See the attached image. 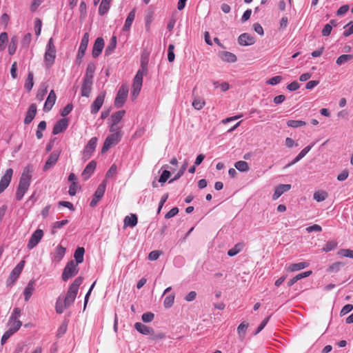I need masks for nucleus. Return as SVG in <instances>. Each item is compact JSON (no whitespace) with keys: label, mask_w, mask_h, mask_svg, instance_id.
Instances as JSON below:
<instances>
[{"label":"nucleus","mask_w":353,"mask_h":353,"mask_svg":"<svg viewBox=\"0 0 353 353\" xmlns=\"http://www.w3.org/2000/svg\"><path fill=\"white\" fill-rule=\"evenodd\" d=\"M30 179L31 174H30L29 170L25 169L20 178L16 193V199L17 201L21 200L25 193L28 190L30 184Z\"/></svg>","instance_id":"obj_1"},{"label":"nucleus","mask_w":353,"mask_h":353,"mask_svg":"<svg viewBox=\"0 0 353 353\" xmlns=\"http://www.w3.org/2000/svg\"><path fill=\"white\" fill-rule=\"evenodd\" d=\"M83 280V279L81 276H79L76 278L73 283L70 285L66 295L63 299L65 305H66V306H70L74 301L79 290V288L81 285Z\"/></svg>","instance_id":"obj_2"},{"label":"nucleus","mask_w":353,"mask_h":353,"mask_svg":"<svg viewBox=\"0 0 353 353\" xmlns=\"http://www.w3.org/2000/svg\"><path fill=\"white\" fill-rule=\"evenodd\" d=\"M56 58V48L52 38H50L46 45L44 54V64L46 68H50Z\"/></svg>","instance_id":"obj_3"},{"label":"nucleus","mask_w":353,"mask_h":353,"mask_svg":"<svg viewBox=\"0 0 353 353\" xmlns=\"http://www.w3.org/2000/svg\"><path fill=\"white\" fill-rule=\"evenodd\" d=\"M111 134L105 139L103 148L101 149V153H105L112 145H117L120 141L123 136L121 130H116L114 132H110Z\"/></svg>","instance_id":"obj_4"},{"label":"nucleus","mask_w":353,"mask_h":353,"mask_svg":"<svg viewBox=\"0 0 353 353\" xmlns=\"http://www.w3.org/2000/svg\"><path fill=\"white\" fill-rule=\"evenodd\" d=\"M79 272L78 265L74 263V261L71 260L69 261L63 269L62 273V279L65 281L69 279L74 276Z\"/></svg>","instance_id":"obj_5"},{"label":"nucleus","mask_w":353,"mask_h":353,"mask_svg":"<svg viewBox=\"0 0 353 353\" xmlns=\"http://www.w3.org/2000/svg\"><path fill=\"white\" fill-rule=\"evenodd\" d=\"M128 94V86L126 84H123L119 89L114 99V106L117 108H121L125 103Z\"/></svg>","instance_id":"obj_6"},{"label":"nucleus","mask_w":353,"mask_h":353,"mask_svg":"<svg viewBox=\"0 0 353 353\" xmlns=\"http://www.w3.org/2000/svg\"><path fill=\"white\" fill-rule=\"evenodd\" d=\"M125 114V110H119L114 112L110 117V132H114L116 130H121V127L117 126V124L121 121L122 118Z\"/></svg>","instance_id":"obj_7"},{"label":"nucleus","mask_w":353,"mask_h":353,"mask_svg":"<svg viewBox=\"0 0 353 353\" xmlns=\"http://www.w3.org/2000/svg\"><path fill=\"white\" fill-rule=\"evenodd\" d=\"M97 141L98 139L97 137H92L85 146L82 153L84 161L88 160L92 155L97 147Z\"/></svg>","instance_id":"obj_8"},{"label":"nucleus","mask_w":353,"mask_h":353,"mask_svg":"<svg viewBox=\"0 0 353 353\" xmlns=\"http://www.w3.org/2000/svg\"><path fill=\"white\" fill-rule=\"evenodd\" d=\"M43 236V232L41 229H37L31 235L27 245L29 250L33 249L39 243Z\"/></svg>","instance_id":"obj_9"},{"label":"nucleus","mask_w":353,"mask_h":353,"mask_svg":"<svg viewBox=\"0 0 353 353\" xmlns=\"http://www.w3.org/2000/svg\"><path fill=\"white\" fill-rule=\"evenodd\" d=\"M105 191V183L103 182L100 184L96 190L93 199L90 201V206L91 208L95 207L101 199L103 197Z\"/></svg>","instance_id":"obj_10"},{"label":"nucleus","mask_w":353,"mask_h":353,"mask_svg":"<svg viewBox=\"0 0 353 353\" xmlns=\"http://www.w3.org/2000/svg\"><path fill=\"white\" fill-rule=\"evenodd\" d=\"M12 169L8 168L6 170L4 175L1 177L0 180V194H1L9 185L12 179Z\"/></svg>","instance_id":"obj_11"},{"label":"nucleus","mask_w":353,"mask_h":353,"mask_svg":"<svg viewBox=\"0 0 353 353\" xmlns=\"http://www.w3.org/2000/svg\"><path fill=\"white\" fill-rule=\"evenodd\" d=\"M88 42H89V34H88V33L86 32L84 34V35L81 39L80 46H79V50L77 52V60L79 61V63L81 62V59L85 55V51H86V49H87V47L88 45Z\"/></svg>","instance_id":"obj_12"},{"label":"nucleus","mask_w":353,"mask_h":353,"mask_svg":"<svg viewBox=\"0 0 353 353\" xmlns=\"http://www.w3.org/2000/svg\"><path fill=\"white\" fill-rule=\"evenodd\" d=\"M105 97V92H101L97 97L96 99L94 101V102L92 103V105L90 106V112L92 114H97L99 112V110L103 105Z\"/></svg>","instance_id":"obj_13"},{"label":"nucleus","mask_w":353,"mask_h":353,"mask_svg":"<svg viewBox=\"0 0 353 353\" xmlns=\"http://www.w3.org/2000/svg\"><path fill=\"white\" fill-rule=\"evenodd\" d=\"M60 154L61 151H54L53 152H52L48 159H47L43 166V170L46 172L50 169L51 168H52L57 162Z\"/></svg>","instance_id":"obj_14"},{"label":"nucleus","mask_w":353,"mask_h":353,"mask_svg":"<svg viewBox=\"0 0 353 353\" xmlns=\"http://www.w3.org/2000/svg\"><path fill=\"white\" fill-rule=\"evenodd\" d=\"M25 261H20L17 266L12 270V271L10 273V275L8 278V281L10 283H14L18 277L19 276L20 274L21 273L23 268L24 267Z\"/></svg>","instance_id":"obj_15"},{"label":"nucleus","mask_w":353,"mask_h":353,"mask_svg":"<svg viewBox=\"0 0 353 353\" xmlns=\"http://www.w3.org/2000/svg\"><path fill=\"white\" fill-rule=\"evenodd\" d=\"M104 48V40L102 37H98L93 46L92 54L94 58L98 57Z\"/></svg>","instance_id":"obj_16"},{"label":"nucleus","mask_w":353,"mask_h":353,"mask_svg":"<svg viewBox=\"0 0 353 353\" xmlns=\"http://www.w3.org/2000/svg\"><path fill=\"white\" fill-rule=\"evenodd\" d=\"M238 42L243 46H251L255 43V38L248 33H243L239 37Z\"/></svg>","instance_id":"obj_17"},{"label":"nucleus","mask_w":353,"mask_h":353,"mask_svg":"<svg viewBox=\"0 0 353 353\" xmlns=\"http://www.w3.org/2000/svg\"><path fill=\"white\" fill-rule=\"evenodd\" d=\"M68 125V120L67 119H61L58 121L54 125L52 133L58 134L66 130Z\"/></svg>","instance_id":"obj_18"},{"label":"nucleus","mask_w":353,"mask_h":353,"mask_svg":"<svg viewBox=\"0 0 353 353\" xmlns=\"http://www.w3.org/2000/svg\"><path fill=\"white\" fill-rule=\"evenodd\" d=\"M57 96L54 90H51L43 106V111L46 112H49L55 103Z\"/></svg>","instance_id":"obj_19"},{"label":"nucleus","mask_w":353,"mask_h":353,"mask_svg":"<svg viewBox=\"0 0 353 353\" xmlns=\"http://www.w3.org/2000/svg\"><path fill=\"white\" fill-rule=\"evenodd\" d=\"M97 166V163L94 161H91L85 168L82 172L81 176L83 180H88L92 174L94 172Z\"/></svg>","instance_id":"obj_20"},{"label":"nucleus","mask_w":353,"mask_h":353,"mask_svg":"<svg viewBox=\"0 0 353 353\" xmlns=\"http://www.w3.org/2000/svg\"><path fill=\"white\" fill-rule=\"evenodd\" d=\"M37 114V105L35 103H32L26 112V115L24 119L25 124H29L35 117Z\"/></svg>","instance_id":"obj_21"},{"label":"nucleus","mask_w":353,"mask_h":353,"mask_svg":"<svg viewBox=\"0 0 353 353\" xmlns=\"http://www.w3.org/2000/svg\"><path fill=\"white\" fill-rule=\"evenodd\" d=\"M291 189V185L290 184H281L278 185L272 195V199L276 200L279 199L284 192H288Z\"/></svg>","instance_id":"obj_22"},{"label":"nucleus","mask_w":353,"mask_h":353,"mask_svg":"<svg viewBox=\"0 0 353 353\" xmlns=\"http://www.w3.org/2000/svg\"><path fill=\"white\" fill-rule=\"evenodd\" d=\"M92 86V81L83 79L81 88V94L82 97H89Z\"/></svg>","instance_id":"obj_23"},{"label":"nucleus","mask_w":353,"mask_h":353,"mask_svg":"<svg viewBox=\"0 0 353 353\" xmlns=\"http://www.w3.org/2000/svg\"><path fill=\"white\" fill-rule=\"evenodd\" d=\"M219 56L222 61L228 63H234L237 60L236 56L234 54L228 51L220 52Z\"/></svg>","instance_id":"obj_24"},{"label":"nucleus","mask_w":353,"mask_h":353,"mask_svg":"<svg viewBox=\"0 0 353 353\" xmlns=\"http://www.w3.org/2000/svg\"><path fill=\"white\" fill-rule=\"evenodd\" d=\"M143 72L142 70H139L137 72L132 83V88L141 90L143 83Z\"/></svg>","instance_id":"obj_25"},{"label":"nucleus","mask_w":353,"mask_h":353,"mask_svg":"<svg viewBox=\"0 0 353 353\" xmlns=\"http://www.w3.org/2000/svg\"><path fill=\"white\" fill-rule=\"evenodd\" d=\"M134 328L141 334L150 335L152 333V328L141 323L137 322L134 324Z\"/></svg>","instance_id":"obj_26"},{"label":"nucleus","mask_w":353,"mask_h":353,"mask_svg":"<svg viewBox=\"0 0 353 353\" xmlns=\"http://www.w3.org/2000/svg\"><path fill=\"white\" fill-rule=\"evenodd\" d=\"M34 283L35 281L34 279L30 280L24 290L23 295L26 301H29L34 291Z\"/></svg>","instance_id":"obj_27"},{"label":"nucleus","mask_w":353,"mask_h":353,"mask_svg":"<svg viewBox=\"0 0 353 353\" xmlns=\"http://www.w3.org/2000/svg\"><path fill=\"white\" fill-rule=\"evenodd\" d=\"M135 8L130 11L125 19V24L123 27V31H128L132 26V23L135 18Z\"/></svg>","instance_id":"obj_28"},{"label":"nucleus","mask_w":353,"mask_h":353,"mask_svg":"<svg viewBox=\"0 0 353 353\" xmlns=\"http://www.w3.org/2000/svg\"><path fill=\"white\" fill-rule=\"evenodd\" d=\"M138 219L136 214H132L130 216H126L124 219V227L130 226L133 228L137 225Z\"/></svg>","instance_id":"obj_29"},{"label":"nucleus","mask_w":353,"mask_h":353,"mask_svg":"<svg viewBox=\"0 0 353 353\" xmlns=\"http://www.w3.org/2000/svg\"><path fill=\"white\" fill-rule=\"evenodd\" d=\"M65 254V248L62 245H58L54 252V261L56 262H59L63 258Z\"/></svg>","instance_id":"obj_30"},{"label":"nucleus","mask_w":353,"mask_h":353,"mask_svg":"<svg viewBox=\"0 0 353 353\" xmlns=\"http://www.w3.org/2000/svg\"><path fill=\"white\" fill-rule=\"evenodd\" d=\"M84 252L85 249L83 247H79L75 250L74 257L75 259L74 263H77V265L81 263L83 261Z\"/></svg>","instance_id":"obj_31"},{"label":"nucleus","mask_w":353,"mask_h":353,"mask_svg":"<svg viewBox=\"0 0 353 353\" xmlns=\"http://www.w3.org/2000/svg\"><path fill=\"white\" fill-rule=\"evenodd\" d=\"M309 152V145L304 148L301 152L296 156V157L292 160L290 163L286 165L285 168L290 167L291 165L295 164L298 161H299L301 159H303Z\"/></svg>","instance_id":"obj_32"},{"label":"nucleus","mask_w":353,"mask_h":353,"mask_svg":"<svg viewBox=\"0 0 353 353\" xmlns=\"http://www.w3.org/2000/svg\"><path fill=\"white\" fill-rule=\"evenodd\" d=\"M111 0H102L99 8V14L101 16L106 14L110 9Z\"/></svg>","instance_id":"obj_33"},{"label":"nucleus","mask_w":353,"mask_h":353,"mask_svg":"<svg viewBox=\"0 0 353 353\" xmlns=\"http://www.w3.org/2000/svg\"><path fill=\"white\" fill-rule=\"evenodd\" d=\"M245 244L242 242L235 244V245L228 251L229 256H234L239 253L244 248Z\"/></svg>","instance_id":"obj_34"},{"label":"nucleus","mask_w":353,"mask_h":353,"mask_svg":"<svg viewBox=\"0 0 353 353\" xmlns=\"http://www.w3.org/2000/svg\"><path fill=\"white\" fill-rule=\"evenodd\" d=\"M327 192L323 190H319L318 191L314 192L313 195L314 199L317 202H321L325 201L327 198Z\"/></svg>","instance_id":"obj_35"},{"label":"nucleus","mask_w":353,"mask_h":353,"mask_svg":"<svg viewBox=\"0 0 353 353\" xmlns=\"http://www.w3.org/2000/svg\"><path fill=\"white\" fill-rule=\"evenodd\" d=\"M116 47H117V37L115 36H113L111 38L109 44L108 45V46L105 48V54L106 56L111 54L113 52V51L114 50V49L116 48Z\"/></svg>","instance_id":"obj_36"},{"label":"nucleus","mask_w":353,"mask_h":353,"mask_svg":"<svg viewBox=\"0 0 353 353\" xmlns=\"http://www.w3.org/2000/svg\"><path fill=\"white\" fill-rule=\"evenodd\" d=\"M308 264L307 262H300L297 263H292L290 264L287 270L290 272H296L302 269H304L305 268L307 267Z\"/></svg>","instance_id":"obj_37"},{"label":"nucleus","mask_w":353,"mask_h":353,"mask_svg":"<svg viewBox=\"0 0 353 353\" xmlns=\"http://www.w3.org/2000/svg\"><path fill=\"white\" fill-rule=\"evenodd\" d=\"M95 70V65L94 63H89L86 68V72L83 79L92 81L93 74Z\"/></svg>","instance_id":"obj_38"},{"label":"nucleus","mask_w":353,"mask_h":353,"mask_svg":"<svg viewBox=\"0 0 353 353\" xmlns=\"http://www.w3.org/2000/svg\"><path fill=\"white\" fill-rule=\"evenodd\" d=\"M70 306L65 305V301L60 297L57 300L55 305L56 312L58 314H62L65 309L68 308Z\"/></svg>","instance_id":"obj_39"},{"label":"nucleus","mask_w":353,"mask_h":353,"mask_svg":"<svg viewBox=\"0 0 353 353\" xmlns=\"http://www.w3.org/2000/svg\"><path fill=\"white\" fill-rule=\"evenodd\" d=\"M18 43V38L16 36H14L11 38L10 42L8 46V52L10 55H12L15 53L17 47Z\"/></svg>","instance_id":"obj_40"},{"label":"nucleus","mask_w":353,"mask_h":353,"mask_svg":"<svg viewBox=\"0 0 353 353\" xmlns=\"http://www.w3.org/2000/svg\"><path fill=\"white\" fill-rule=\"evenodd\" d=\"M234 167L240 172H247L249 170V165L246 161H239L235 163Z\"/></svg>","instance_id":"obj_41"},{"label":"nucleus","mask_w":353,"mask_h":353,"mask_svg":"<svg viewBox=\"0 0 353 353\" xmlns=\"http://www.w3.org/2000/svg\"><path fill=\"white\" fill-rule=\"evenodd\" d=\"M205 105V101L199 97H195L192 101V106L194 107V109L197 110H201Z\"/></svg>","instance_id":"obj_42"},{"label":"nucleus","mask_w":353,"mask_h":353,"mask_svg":"<svg viewBox=\"0 0 353 353\" xmlns=\"http://www.w3.org/2000/svg\"><path fill=\"white\" fill-rule=\"evenodd\" d=\"M188 168V161H185L184 163L181 167L180 170L177 172V174L174 176L173 179L169 181V183H172L174 181L178 180L185 172Z\"/></svg>","instance_id":"obj_43"},{"label":"nucleus","mask_w":353,"mask_h":353,"mask_svg":"<svg viewBox=\"0 0 353 353\" xmlns=\"http://www.w3.org/2000/svg\"><path fill=\"white\" fill-rule=\"evenodd\" d=\"M17 332L16 328H9L5 333L3 334L1 340V345H3L7 340L15 332Z\"/></svg>","instance_id":"obj_44"},{"label":"nucleus","mask_w":353,"mask_h":353,"mask_svg":"<svg viewBox=\"0 0 353 353\" xmlns=\"http://www.w3.org/2000/svg\"><path fill=\"white\" fill-rule=\"evenodd\" d=\"M34 85L33 83V73L32 72H29L28 74V78L25 83V88L28 90H31Z\"/></svg>","instance_id":"obj_45"},{"label":"nucleus","mask_w":353,"mask_h":353,"mask_svg":"<svg viewBox=\"0 0 353 353\" xmlns=\"http://www.w3.org/2000/svg\"><path fill=\"white\" fill-rule=\"evenodd\" d=\"M174 297H175L174 294H172L167 296L165 298L164 301H163V305H164L165 307L169 308L172 306L174 301Z\"/></svg>","instance_id":"obj_46"},{"label":"nucleus","mask_w":353,"mask_h":353,"mask_svg":"<svg viewBox=\"0 0 353 353\" xmlns=\"http://www.w3.org/2000/svg\"><path fill=\"white\" fill-rule=\"evenodd\" d=\"M352 55L351 54H343L341 55L338 59H336V63L338 65H341L345 62H347L350 61L352 59Z\"/></svg>","instance_id":"obj_47"},{"label":"nucleus","mask_w":353,"mask_h":353,"mask_svg":"<svg viewBox=\"0 0 353 353\" xmlns=\"http://www.w3.org/2000/svg\"><path fill=\"white\" fill-rule=\"evenodd\" d=\"M305 124H306V123L305 121H299V120H289L287 122L288 126L292 127V128H298V127L304 125Z\"/></svg>","instance_id":"obj_48"},{"label":"nucleus","mask_w":353,"mask_h":353,"mask_svg":"<svg viewBox=\"0 0 353 353\" xmlns=\"http://www.w3.org/2000/svg\"><path fill=\"white\" fill-rule=\"evenodd\" d=\"M8 42V34L6 32L0 34V51L5 49V45Z\"/></svg>","instance_id":"obj_49"},{"label":"nucleus","mask_w":353,"mask_h":353,"mask_svg":"<svg viewBox=\"0 0 353 353\" xmlns=\"http://www.w3.org/2000/svg\"><path fill=\"white\" fill-rule=\"evenodd\" d=\"M248 327V323L245 322L241 323L237 327L238 333L240 337L243 338L246 329Z\"/></svg>","instance_id":"obj_50"},{"label":"nucleus","mask_w":353,"mask_h":353,"mask_svg":"<svg viewBox=\"0 0 353 353\" xmlns=\"http://www.w3.org/2000/svg\"><path fill=\"white\" fill-rule=\"evenodd\" d=\"M165 336V335L164 333L161 332L155 333L154 332V330H152V333L150 334V339L154 341L161 340V339H164Z\"/></svg>","instance_id":"obj_51"},{"label":"nucleus","mask_w":353,"mask_h":353,"mask_svg":"<svg viewBox=\"0 0 353 353\" xmlns=\"http://www.w3.org/2000/svg\"><path fill=\"white\" fill-rule=\"evenodd\" d=\"M154 318V314L152 312H148L143 313L141 316V319L144 323H150Z\"/></svg>","instance_id":"obj_52"},{"label":"nucleus","mask_w":353,"mask_h":353,"mask_svg":"<svg viewBox=\"0 0 353 353\" xmlns=\"http://www.w3.org/2000/svg\"><path fill=\"white\" fill-rule=\"evenodd\" d=\"M338 254L342 256L353 259V250L350 249H341L338 252Z\"/></svg>","instance_id":"obj_53"},{"label":"nucleus","mask_w":353,"mask_h":353,"mask_svg":"<svg viewBox=\"0 0 353 353\" xmlns=\"http://www.w3.org/2000/svg\"><path fill=\"white\" fill-rule=\"evenodd\" d=\"M21 314V310L19 307H15L9 319V322L12 323V321L18 320Z\"/></svg>","instance_id":"obj_54"},{"label":"nucleus","mask_w":353,"mask_h":353,"mask_svg":"<svg viewBox=\"0 0 353 353\" xmlns=\"http://www.w3.org/2000/svg\"><path fill=\"white\" fill-rule=\"evenodd\" d=\"M337 246V243L334 241H328L325 246L323 248V250L325 252L331 251Z\"/></svg>","instance_id":"obj_55"},{"label":"nucleus","mask_w":353,"mask_h":353,"mask_svg":"<svg viewBox=\"0 0 353 353\" xmlns=\"http://www.w3.org/2000/svg\"><path fill=\"white\" fill-rule=\"evenodd\" d=\"M170 176V172L168 170H164L163 171L159 179V182L161 183H164L166 182V181L169 179Z\"/></svg>","instance_id":"obj_56"},{"label":"nucleus","mask_w":353,"mask_h":353,"mask_svg":"<svg viewBox=\"0 0 353 353\" xmlns=\"http://www.w3.org/2000/svg\"><path fill=\"white\" fill-rule=\"evenodd\" d=\"M281 76H275L267 81V83L274 85L279 83L282 81Z\"/></svg>","instance_id":"obj_57"},{"label":"nucleus","mask_w":353,"mask_h":353,"mask_svg":"<svg viewBox=\"0 0 353 353\" xmlns=\"http://www.w3.org/2000/svg\"><path fill=\"white\" fill-rule=\"evenodd\" d=\"M117 172V168L115 164H113L111 165L108 171L106 172L105 176L106 177H110L114 176L116 175Z\"/></svg>","instance_id":"obj_58"},{"label":"nucleus","mask_w":353,"mask_h":353,"mask_svg":"<svg viewBox=\"0 0 353 353\" xmlns=\"http://www.w3.org/2000/svg\"><path fill=\"white\" fill-rule=\"evenodd\" d=\"M178 212H179L178 208L174 207L165 214V218L167 219H170V218L174 216L175 215H176L178 214Z\"/></svg>","instance_id":"obj_59"},{"label":"nucleus","mask_w":353,"mask_h":353,"mask_svg":"<svg viewBox=\"0 0 353 353\" xmlns=\"http://www.w3.org/2000/svg\"><path fill=\"white\" fill-rule=\"evenodd\" d=\"M161 254V252H160L159 250L152 251L148 254V259L150 261H155V260L158 259V258L159 257Z\"/></svg>","instance_id":"obj_60"},{"label":"nucleus","mask_w":353,"mask_h":353,"mask_svg":"<svg viewBox=\"0 0 353 353\" xmlns=\"http://www.w3.org/2000/svg\"><path fill=\"white\" fill-rule=\"evenodd\" d=\"M41 21L39 19H36L34 22L35 34L39 36L41 34Z\"/></svg>","instance_id":"obj_61"},{"label":"nucleus","mask_w":353,"mask_h":353,"mask_svg":"<svg viewBox=\"0 0 353 353\" xmlns=\"http://www.w3.org/2000/svg\"><path fill=\"white\" fill-rule=\"evenodd\" d=\"M332 30V26L330 23H327L322 30V35L324 37L329 36Z\"/></svg>","instance_id":"obj_62"},{"label":"nucleus","mask_w":353,"mask_h":353,"mask_svg":"<svg viewBox=\"0 0 353 353\" xmlns=\"http://www.w3.org/2000/svg\"><path fill=\"white\" fill-rule=\"evenodd\" d=\"M73 106L72 104H68L61 112L62 117H65L69 114L72 110Z\"/></svg>","instance_id":"obj_63"},{"label":"nucleus","mask_w":353,"mask_h":353,"mask_svg":"<svg viewBox=\"0 0 353 353\" xmlns=\"http://www.w3.org/2000/svg\"><path fill=\"white\" fill-rule=\"evenodd\" d=\"M32 39V34L30 33H27L24 35L21 43L23 46L27 47L30 43Z\"/></svg>","instance_id":"obj_64"}]
</instances>
